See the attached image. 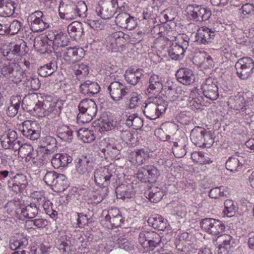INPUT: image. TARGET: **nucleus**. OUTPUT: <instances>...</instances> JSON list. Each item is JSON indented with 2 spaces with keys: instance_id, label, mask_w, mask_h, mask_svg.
Segmentation results:
<instances>
[{
  "instance_id": "obj_41",
  "label": "nucleus",
  "mask_w": 254,
  "mask_h": 254,
  "mask_svg": "<svg viewBox=\"0 0 254 254\" xmlns=\"http://www.w3.org/2000/svg\"><path fill=\"white\" fill-rule=\"evenodd\" d=\"M26 86L30 87L34 91L38 90L41 86L40 81L37 75L30 76L26 78Z\"/></svg>"
},
{
  "instance_id": "obj_32",
  "label": "nucleus",
  "mask_w": 254,
  "mask_h": 254,
  "mask_svg": "<svg viewBox=\"0 0 254 254\" xmlns=\"http://www.w3.org/2000/svg\"><path fill=\"white\" fill-rule=\"evenodd\" d=\"M47 38L35 40L34 46L38 51L44 54L51 52V44L47 41Z\"/></svg>"
},
{
  "instance_id": "obj_19",
  "label": "nucleus",
  "mask_w": 254,
  "mask_h": 254,
  "mask_svg": "<svg viewBox=\"0 0 254 254\" xmlns=\"http://www.w3.org/2000/svg\"><path fill=\"white\" fill-rule=\"evenodd\" d=\"M162 89L163 84L159 76L155 74L152 75L149 79V85L146 92V94L149 96V100L157 97Z\"/></svg>"
},
{
  "instance_id": "obj_26",
  "label": "nucleus",
  "mask_w": 254,
  "mask_h": 254,
  "mask_svg": "<svg viewBox=\"0 0 254 254\" xmlns=\"http://www.w3.org/2000/svg\"><path fill=\"white\" fill-rule=\"evenodd\" d=\"M34 123L31 121L27 120L22 123L21 131L23 134L30 139L35 140L39 137V133L33 128L32 125Z\"/></svg>"
},
{
  "instance_id": "obj_21",
  "label": "nucleus",
  "mask_w": 254,
  "mask_h": 254,
  "mask_svg": "<svg viewBox=\"0 0 254 254\" xmlns=\"http://www.w3.org/2000/svg\"><path fill=\"white\" fill-rule=\"evenodd\" d=\"M190 137L192 143H194L193 141H201L203 138V141H209L214 143L213 133L210 131H205V130L199 127H194L191 130Z\"/></svg>"
},
{
  "instance_id": "obj_40",
  "label": "nucleus",
  "mask_w": 254,
  "mask_h": 254,
  "mask_svg": "<svg viewBox=\"0 0 254 254\" xmlns=\"http://www.w3.org/2000/svg\"><path fill=\"white\" fill-rule=\"evenodd\" d=\"M155 150V149L149 148L148 147L138 150L136 152V161L138 162H142L143 161L142 158L145 159L146 158H149L150 155V154Z\"/></svg>"
},
{
  "instance_id": "obj_37",
  "label": "nucleus",
  "mask_w": 254,
  "mask_h": 254,
  "mask_svg": "<svg viewBox=\"0 0 254 254\" xmlns=\"http://www.w3.org/2000/svg\"><path fill=\"white\" fill-rule=\"evenodd\" d=\"M224 212L229 217L233 216L238 210L236 203L231 199H227L224 202Z\"/></svg>"
},
{
  "instance_id": "obj_8",
  "label": "nucleus",
  "mask_w": 254,
  "mask_h": 254,
  "mask_svg": "<svg viewBox=\"0 0 254 254\" xmlns=\"http://www.w3.org/2000/svg\"><path fill=\"white\" fill-rule=\"evenodd\" d=\"M129 87L119 81L111 82L108 87V90L111 99L115 102H119L129 94Z\"/></svg>"
},
{
  "instance_id": "obj_7",
  "label": "nucleus",
  "mask_w": 254,
  "mask_h": 254,
  "mask_svg": "<svg viewBox=\"0 0 254 254\" xmlns=\"http://www.w3.org/2000/svg\"><path fill=\"white\" fill-rule=\"evenodd\" d=\"M117 3L118 0H100L95 11L102 19H109L117 12L116 7Z\"/></svg>"
},
{
  "instance_id": "obj_10",
  "label": "nucleus",
  "mask_w": 254,
  "mask_h": 254,
  "mask_svg": "<svg viewBox=\"0 0 254 254\" xmlns=\"http://www.w3.org/2000/svg\"><path fill=\"white\" fill-rule=\"evenodd\" d=\"M200 225L205 232L213 235L220 234L225 229V226L222 221L211 218L202 219Z\"/></svg>"
},
{
  "instance_id": "obj_12",
  "label": "nucleus",
  "mask_w": 254,
  "mask_h": 254,
  "mask_svg": "<svg viewBox=\"0 0 254 254\" xmlns=\"http://www.w3.org/2000/svg\"><path fill=\"white\" fill-rule=\"evenodd\" d=\"M189 40L187 37L185 38L183 37L182 42L172 44L168 50V54L172 59L178 60L183 59L184 53L189 45Z\"/></svg>"
},
{
  "instance_id": "obj_6",
  "label": "nucleus",
  "mask_w": 254,
  "mask_h": 254,
  "mask_svg": "<svg viewBox=\"0 0 254 254\" xmlns=\"http://www.w3.org/2000/svg\"><path fill=\"white\" fill-rule=\"evenodd\" d=\"M138 241L146 251H153L161 242L160 236L154 231H142L139 235Z\"/></svg>"
},
{
  "instance_id": "obj_34",
  "label": "nucleus",
  "mask_w": 254,
  "mask_h": 254,
  "mask_svg": "<svg viewBox=\"0 0 254 254\" xmlns=\"http://www.w3.org/2000/svg\"><path fill=\"white\" fill-rule=\"evenodd\" d=\"M229 194L227 188L223 186L213 188L209 192V196L214 199L224 196L228 197Z\"/></svg>"
},
{
  "instance_id": "obj_43",
  "label": "nucleus",
  "mask_w": 254,
  "mask_h": 254,
  "mask_svg": "<svg viewBox=\"0 0 254 254\" xmlns=\"http://www.w3.org/2000/svg\"><path fill=\"white\" fill-rule=\"evenodd\" d=\"M220 241H221V243L219 245L221 247H224L229 250L231 249L233 246V239L232 237L227 234H222L219 237Z\"/></svg>"
},
{
  "instance_id": "obj_23",
  "label": "nucleus",
  "mask_w": 254,
  "mask_h": 254,
  "mask_svg": "<svg viewBox=\"0 0 254 254\" xmlns=\"http://www.w3.org/2000/svg\"><path fill=\"white\" fill-rule=\"evenodd\" d=\"M176 76L179 82L186 85L193 83L195 79V75L192 71L187 68H180L177 71Z\"/></svg>"
},
{
  "instance_id": "obj_63",
  "label": "nucleus",
  "mask_w": 254,
  "mask_h": 254,
  "mask_svg": "<svg viewBox=\"0 0 254 254\" xmlns=\"http://www.w3.org/2000/svg\"><path fill=\"white\" fill-rule=\"evenodd\" d=\"M242 10L244 15L254 12V5L253 4L247 3L242 6Z\"/></svg>"
},
{
  "instance_id": "obj_13",
  "label": "nucleus",
  "mask_w": 254,
  "mask_h": 254,
  "mask_svg": "<svg viewBox=\"0 0 254 254\" xmlns=\"http://www.w3.org/2000/svg\"><path fill=\"white\" fill-rule=\"evenodd\" d=\"M94 163L92 158L87 155H81L76 161L75 168L78 174L87 175L93 170Z\"/></svg>"
},
{
  "instance_id": "obj_18",
  "label": "nucleus",
  "mask_w": 254,
  "mask_h": 254,
  "mask_svg": "<svg viewBox=\"0 0 254 254\" xmlns=\"http://www.w3.org/2000/svg\"><path fill=\"white\" fill-rule=\"evenodd\" d=\"M63 57L66 60L73 62L84 57L85 51L82 48L68 47L62 49Z\"/></svg>"
},
{
  "instance_id": "obj_28",
  "label": "nucleus",
  "mask_w": 254,
  "mask_h": 254,
  "mask_svg": "<svg viewBox=\"0 0 254 254\" xmlns=\"http://www.w3.org/2000/svg\"><path fill=\"white\" fill-rule=\"evenodd\" d=\"M39 213V207L35 203H31L30 204L24 206L21 208V214L23 216L29 219L34 218Z\"/></svg>"
},
{
  "instance_id": "obj_64",
  "label": "nucleus",
  "mask_w": 254,
  "mask_h": 254,
  "mask_svg": "<svg viewBox=\"0 0 254 254\" xmlns=\"http://www.w3.org/2000/svg\"><path fill=\"white\" fill-rule=\"evenodd\" d=\"M42 105L43 106V109L45 111H46L48 113H54L55 114V109H53L54 107L53 103L48 101H44Z\"/></svg>"
},
{
  "instance_id": "obj_51",
  "label": "nucleus",
  "mask_w": 254,
  "mask_h": 254,
  "mask_svg": "<svg viewBox=\"0 0 254 254\" xmlns=\"http://www.w3.org/2000/svg\"><path fill=\"white\" fill-rule=\"evenodd\" d=\"M196 58L199 57L202 59L200 63L201 64H205L208 67L211 66L213 64V62L212 58L207 55L206 52L200 53L195 56Z\"/></svg>"
},
{
  "instance_id": "obj_61",
  "label": "nucleus",
  "mask_w": 254,
  "mask_h": 254,
  "mask_svg": "<svg viewBox=\"0 0 254 254\" xmlns=\"http://www.w3.org/2000/svg\"><path fill=\"white\" fill-rule=\"evenodd\" d=\"M54 105V108L55 109V114H58L61 113L62 109L64 108V104L65 103L64 100H58L56 102H53Z\"/></svg>"
},
{
  "instance_id": "obj_49",
  "label": "nucleus",
  "mask_w": 254,
  "mask_h": 254,
  "mask_svg": "<svg viewBox=\"0 0 254 254\" xmlns=\"http://www.w3.org/2000/svg\"><path fill=\"white\" fill-rule=\"evenodd\" d=\"M23 74V72L22 70L18 69H13L8 79L14 83H19L22 80Z\"/></svg>"
},
{
  "instance_id": "obj_5",
  "label": "nucleus",
  "mask_w": 254,
  "mask_h": 254,
  "mask_svg": "<svg viewBox=\"0 0 254 254\" xmlns=\"http://www.w3.org/2000/svg\"><path fill=\"white\" fill-rule=\"evenodd\" d=\"M235 67L237 76L242 80H247L254 72V61L250 57H244L238 60Z\"/></svg>"
},
{
  "instance_id": "obj_16",
  "label": "nucleus",
  "mask_w": 254,
  "mask_h": 254,
  "mask_svg": "<svg viewBox=\"0 0 254 254\" xmlns=\"http://www.w3.org/2000/svg\"><path fill=\"white\" fill-rule=\"evenodd\" d=\"M115 22L120 27L129 30H132L137 25L134 17L127 12H120L116 17Z\"/></svg>"
},
{
  "instance_id": "obj_33",
  "label": "nucleus",
  "mask_w": 254,
  "mask_h": 254,
  "mask_svg": "<svg viewBox=\"0 0 254 254\" xmlns=\"http://www.w3.org/2000/svg\"><path fill=\"white\" fill-rule=\"evenodd\" d=\"M126 124L132 129L137 130L143 125L142 119L135 114L129 115L126 120Z\"/></svg>"
},
{
  "instance_id": "obj_30",
  "label": "nucleus",
  "mask_w": 254,
  "mask_h": 254,
  "mask_svg": "<svg viewBox=\"0 0 254 254\" xmlns=\"http://www.w3.org/2000/svg\"><path fill=\"white\" fill-rule=\"evenodd\" d=\"M226 167L228 170L235 173L242 170L243 163L238 157L232 156L229 157L226 161Z\"/></svg>"
},
{
  "instance_id": "obj_50",
  "label": "nucleus",
  "mask_w": 254,
  "mask_h": 254,
  "mask_svg": "<svg viewBox=\"0 0 254 254\" xmlns=\"http://www.w3.org/2000/svg\"><path fill=\"white\" fill-rule=\"evenodd\" d=\"M6 206L10 207L11 208V211L20 210L21 212V208L24 206H22L21 201H20L19 198H15L11 201H9L6 204Z\"/></svg>"
},
{
  "instance_id": "obj_15",
  "label": "nucleus",
  "mask_w": 254,
  "mask_h": 254,
  "mask_svg": "<svg viewBox=\"0 0 254 254\" xmlns=\"http://www.w3.org/2000/svg\"><path fill=\"white\" fill-rule=\"evenodd\" d=\"M201 89L205 97L211 100H215L219 96L218 88L216 81L212 78L205 80L202 85Z\"/></svg>"
},
{
  "instance_id": "obj_11",
  "label": "nucleus",
  "mask_w": 254,
  "mask_h": 254,
  "mask_svg": "<svg viewBox=\"0 0 254 254\" xmlns=\"http://www.w3.org/2000/svg\"><path fill=\"white\" fill-rule=\"evenodd\" d=\"M187 10L192 18L197 21H205L211 15V10L209 8L195 4L188 5Z\"/></svg>"
},
{
  "instance_id": "obj_45",
  "label": "nucleus",
  "mask_w": 254,
  "mask_h": 254,
  "mask_svg": "<svg viewBox=\"0 0 254 254\" xmlns=\"http://www.w3.org/2000/svg\"><path fill=\"white\" fill-rule=\"evenodd\" d=\"M156 190H157L156 189ZM163 196V192L160 190H152L149 192L148 197L150 201L157 203L161 200Z\"/></svg>"
},
{
  "instance_id": "obj_47",
  "label": "nucleus",
  "mask_w": 254,
  "mask_h": 254,
  "mask_svg": "<svg viewBox=\"0 0 254 254\" xmlns=\"http://www.w3.org/2000/svg\"><path fill=\"white\" fill-rule=\"evenodd\" d=\"M87 10V7L83 1L78 2L76 5V16L80 17H84L86 16V12Z\"/></svg>"
},
{
  "instance_id": "obj_60",
  "label": "nucleus",
  "mask_w": 254,
  "mask_h": 254,
  "mask_svg": "<svg viewBox=\"0 0 254 254\" xmlns=\"http://www.w3.org/2000/svg\"><path fill=\"white\" fill-rule=\"evenodd\" d=\"M120 214H121V213L118 209L116 208H112L109 210L108 211L107 214H106L105 216V220L108 221V220H111V218L117 216Z\"/></svg>"
},
{
  "instance_id": "obj_29",
  "label": "nucleus",
  "mask_w": 254,
  "mask_h": 254,
  "mask_svg": "<svg viewBox=\"0 0 254 254\" xmlns=\"http://www.w3.org/2000/svg\"><path fill=\"white\" fill-rule=\"evenodd\" d=\"M148 223L150 226L160 231H164L167 227V221L159 215L150 217Z\"/></svg>"
},
{
  "instance_id": "obj_54",
  "label": "nucleus",
  "mask_w": 254,
  "mask_h": 254,
  "mask_svg": "<svg viewBox=\"0 0 254 254\" xmlns=\"http://www.w3.org/2000/svg\"><path fill=\"white\" fill-rule=\"evenodd\" d=\"M95 145L96 146H98V144H95ZM121 146L117 147L115 145V144H107L106 148L99 147V146H97V149H99L96 150V151L98 152L99 154H100V151H101L102 153L104 154L107 150L109 151L112 148L115 150L114 153L117 154L118 151H119V148Z\"/></svg>"
},
{
  "instance_id": "obj_1",
  "label": "nucleus",
  "mask_w": 254,
  "mask_h": 254,
  "mask_svg": "<svg viewBox=\"0 0 254 254\" xmlns=\"http://www.w3.org/2000/svg\"><path fill=\"white\" fill-rule=\"evenodd\" d=\"M152 100H149L148 103H145L143 109V113L145 116L150 120H155L165 113L167 109V103L160 98L155 96L151 98Z\"/></svg>"
},
{
  "instance_id": "obj_2",
  "label": "nucleus",
  "mask_w": 254,
  "mask_h": 254,
  "mask_svg": "<svg viewBox=\"0 0 254 254\" xmlns=\"http://www.w3.org/2000/svg\"><path fill=\"white\" fill-rule=\"evenodd\" d=\"M94 180L96 184L106 188L110 185L115 187L118 184V177L109 167H100L94 172Z\"/></svg>"
},
{
  "instance_id": "obj_35",
  "label": "nucleus",
  "mask_w": 254,
  "mask_h": 254,
  "mask_svg": "<svg viewBox=\"0 0 254 254\" xmlns=\"http://www.w3.org/2000/svg\"><path fill=\"white\" fill-rule=\"evenodd\" d=\"M115 192L117 197L119 199H124L125 198H131L133 194L130 190L129 187L125 184H122L116 187Z\"/></svg>"
},
{
  "instance_id": "obj_62",
  "label": "nucleus",
  "mask_w": 254,
  "mask_h": 254,
  "mask_svg": "<svg viewBox=\"0 0 254 254\" xmlns=\"http://www.w3.org/2000/svg\"><path fill=\"white\" fill-rule=\"evenodd\" d=\"M13 69L10 65H3L1 68V73L8 79Z\"/></svg>"
},
{
  "instance_id": "obj_20",
  "label": "nucleus",
  "mask_w": 254,
  "mask_h": 254,
  "mask_svg": "<svg viewBox=\"0 0 254 254\" xmlns=\"http://www.w3.org/2000/svg\"><path fill=\"white\" fill-rule=\"evenodd\" d=\"M60 17L66 20H73L76 18V4L74 3H65L61 2L59 7Z\"/></svg>"
},
{
  "instance_id": "obj_57",
  "label": "nucleus",
  "mask_w": 254,
  "mask_h": 254,
  "mask_svg": "<svg viewBox=\"0 0 254 254\" xmlns=\"http://www.w3.org/2000/svg\"><path fill=\"white\" fill-rule=\"evenodd\" d=\"M31 222L38 229L45 228L48 224V222L46 219L41 218L32 219Z\"/></svg>"
},
{
  "instance_id": "obj_55",
  "label": "nucleus",
  "mask_w": 254,
  "mask_h": 254,
  "mask_svg": "<svg viewBox=\"0 0 254 254\" xmlns=\"http://www.w3.org/2000/svg\"><path fill=\"white\" fill-rule=\"evenodd\" d=\"M25 161L36 168H39L41 165V162L37 155V157L33 156V154L30 156H26Z\"/></svg>"
},
{
  "instance_id": "obj_52",
  "label": "nucleus",
  "mask_w": 254,
  "mask_h": 254,
  "mask_svg": "<svg viewBox=\"0 0 254 254\" xmlns=\"http://www.w3.org/2000/svg\"><path fill=\"white\" fill-rule=\"evenodd\" d=\"M33 147L31 144H21L20 145L19 153L27 156L33 154Z\"/></svg>"
},
{
  "instance_id": "obj_39",
  "label": "nucleus",
  "mask_w": 254,
  "mask_h": 254,
  "mask_svg": "<svg viewBox=\"0 0 254 254\" xmlns=\"http://www.w3.org/2000/svg\"><path fill=\"white\" fill-rule=\"evenodd\" d=\"M126 100V103L129 105L130 108H133L137 106L140 101L139 96L136 92H131L129 89V94L127 97H125Z\"/></svg>"
},
{
  "instance_id": "obj_9",
  "label": "nucleus",
  "mask_w": 254,
  "mask_h": 254,
  "mask_svg": "<svg viewBox=\"0 0 254 254\" xmlns=\"http://www.w3.org/2000/svg\"><path fill=\"white\" fill-rule=\"evenodd\" d=\"M43 12L41 11H36L28 17V22L30 29L34 32H42L49 27V24L47 22Z\"/></svg>"
},
{
  "instance_id": "obj_46",
  "label": "nucleus",
  "mask_w": 254,
  "mask_h": 254,
  "mask_svg": "<svg viewBox=\"0 0 254 254\" xmlns=\"http://www.w3.org/2000/svg\"><path fill=\"white\" fill-rule=\"evenodd\" d=\"M21 46H22V48H23L24 47H26V45L25 43H22L19 45L16 44L12 49H9V51H8L4 50L3 52V55L4 56H8L9 55L19 56L22 54L21 49Z\"/></svg>"
},
{
  "instance_id": "obj_53",
  "label": "nucleus",
  "mask_w": 254,
  "mask_h": 254,
  "mask_svg": "<svg viewBox=\"0 0 254 254\" xmlns=\"http://www.w3.org/2000/svg\"><path fill=\"white\" fill-rule=\"evenodd\" d=\"M57 156L59 158L63 167L66 166L72 161V158L66 153L57 154Z\"/></svg>"
},
{
  "instance_id": "obj_4",
  "label": "nucleus",
  "mask_w": 254,
  "mask_h": 254,
  "mask_svg": "<svg viewBox=\"0 0 254 254\" xmlns=\"http://www.w3.org/2000/svg\"><path fill=\"white\" fill-rule=\"evenodd\" d=\"M79 114L77 120L83 124L90 122L96 115L97 107L92 99H85L80 101L78 105Z\"/></svg>"
},
{
  "instance_id": "obj_22",
  "label": "nucleus",
  "mask_w": 254,
  "mask_h": 254,
  "mask_svg": "<svg viewBox=\"0 0 254 254\" xmlns=\"http://www.w3.org/2000/svg\"><path fill=\"white\" fill-rule=\"evenodd\" d=\"M28 185L27 176L23 174L18 173L13 177L12 182H8V186L16 193L21 192Z\"/></svg>"
},
{
  "instance_id": "obj_17",
  "label": "nucleus",
  "mask_w": 254,
  "mask_h": 254,
  "mask_svg": "<svg viewBox=\"0 0 254 254\" xmlns=\"http://www.w3.org/2000/svg\"><path fill=\"white\" fill-rule=\"evenodd\" d=\"M215 36V31L208 27L199 28L195 34L194 42L199 44H206L211 42Z\"/></svg>"
},
{
  "instance_id": "obj_42",
  "label": "nucleus",
  "mask_w": 254,
  "mask_h": 254,
  "mask_svg": "<svg viewBox=\"0 0 254 254\" xmlns=\"http://www.w3.org/2000/svg\"><path fill=\"white\" fill-rule=\"evenodd\" d=\"M72 69L76 75L82 74L85 76L89 73L88 66L83 63L74 64Z\"/></svg>"
},
{
  "instance_id": "obj_31",
  "label": "nucleus",
  "mask_w": 254,
  "mask_h": 254,
  "mask_svg": "<svg viewBox=\"0 0 254 254\" xmlns=\"http://www.w3.org/2000/svg\"><path fill=\"white\" fill-rule=\"evenodd\" d=\"M57 68L56 62L52 61L50 63L40 66L38 69V73L42 77H47L53 73Z\"/></svg>"
},
{
  "instance_id": "obj_25",
  "label": "nucleus",
  "mask_w": 254,
  "mask_h": 254,
  "mask_svg": "<svg viewBox=\"0 0 254 254\" xmlns=\"http://www.w3.org/2000/svg\"><path fill=\"white\" fill-rule=\"evenodd\" d=\"M67 31L71 38L75 40L80 39L83 34V28L82 23L74 21L67 27Z\"/></svg>"
},
{
  "instance_id": "obj_14",
  "label": "nucleus",
  "mask_w": 254,
  "mask_h": 254,
  "mask_svg": "<svg viewBox=\"0 0 254 254\" xmlns=\"http://www.w3.org/2000/svg\"><path fill=\"white\" fill-rule=\"evenodd\" d=\"M137 178L144 182H154L160 175L159 171L154 166L148 165L138 170Z\"/></svg>"
},
{
  "instance_id": "obj_48",
  "label": "nucleus",
  "mask_w": 254,
  "mask_h": 254,
  "mask_svg": "<svg viewBox=\"0 0 254 254\" xmlns=\"http://www.w3.org/2000/svg\"><path fill=\"white\" fill-rule=\"evenodd\" d=\"M21 27V23L17 20L8 25V33L12 35L17 34Z\"/></svg>"
},
{
  "instance_id": "obj_36",
  "label": "nucleus",
  "mask_w": 254,
  "mask_h": 254,
  "mask_svg": "<svg viewBox=\"0 0 254 254\" xmlns=\"http://www.w3.org/2000/svg\"><path fill=\"white\" fill-rule=\"evenodd\" d=\"M142 74V70L137 69L135 70V72L130 73L129 72H126L125 78L128 83L135 85L139 81Z\"/></svg>"
},
{
  "instance_id": "obj_44",
  "label": "nucleus",
  "mask_w": 254,
  "mask_h": 254,
  "mask_svg": "<svg viewBox=\"0 0 254 254\" xmlns=\"http://www.w3.org/2000/svg\"><path fill=\"white\" fill-rule=\"evenodd\" d=\"M58 173L55 171L47 172L44 178V181L47 185L54 186Z\"/></svg>"
},
{
  "instance_id": "obj_59",
  "label": "nucleus",
  "mask_w": 254,
  "mask_h": 254,
  "mask_svg": "<svg viewBox=\"0 0 254 254\" xmlns=\"http://www.w3.org/2000/svg\"><path fill=\"white\" fill-rule=\"evenodd\" d=\"M67 130L64 132H59V137L62 141L64 142H70L72 139V131L67 128Z\"/></svg>"
},
{
  "instance_id": "obj_58",
  "label": "nucleus",
  "mask_w": 254,
  "mask_h": 254,
  "mask_svg": "<svg viewBox=\"0 0 254 254\" xmlns=\"http://www.w3.org/2000/svg\"><path fill=\"white\" fill-rule=\"evenodd\" d=\"M77 225L78 227L82 228L88 222V218L86 215L83 213H77Z\"/></svg>"
},
{
  "instance_id": "obj_27",
  "label": "nucleus",
  "mask_w": 254,
  "mask_h": 254,
  "mask_svg": "<svg viewBox=\"0 0 254 254\" xmlns=\"http://www.w3.org/2000/svg\"><path fill=\"white\" fill-rule=\"evenodd\" d=\"M17 6V3L11 0H0V12L5 16L12 15Z\"/></svg>"
},
{
  "instance_id": "obj_38",
  "label": "nucleus",
  "mask_w": 254,
  "mask_h": 254,
  "mask_svg": "<svg viewBox=\"0 0 254 254\" xmlns=\"http://www.w3.org/2000/svg\"><path fill=\"white\" fill-rule=\"evenodd\" d=\"M68 186L66 176L63 174H58L55 183V186L58 191L64 190Z\"/></svg>"
},
{
  "instance_id": "obj_3",
  "label": "nucleus",
  "mask_w": 254,
  "mask_h": 254,
  "mask_svg": "<svg viewBox=\"0 0 254 254\" xmlns=\"http://www.w3.org/2000/svg\"><path fill=\"white\" fill-rule=\"evenodd\" d=\"M46 38L52 44V49L58 57H62V49L66 48L69 40L65 33L62 31H50L46 35Z\"/></svg>"
},
{
  "instance_id": "obj_56",
  "label": "nucleus",
  "mask_w": 254,
  "mask_h": 254,
  "mask_svg": "<svg viewBox=\"0 0 254 254\" xmlns=\"http://www.w3.org/2000/svg\"><path fill=\"white\" fill-rule=\"evenodd\" d=\"M124 218L121 214L111 218V220H108L107 221H109L113 227L117 228L120 227L124 223Z\"/></svg>"
},
{
  "instance_id": "obj_24",
  "label": "nucleus",
  "mask_w": 254,
  "mask_h": 254,
  "mask_svg": "<svg viewBox=\"0 0 254 254\" xmlns=\"http://www.w3.org/2000/svg\"><path fill=\"white\" fill-rule=\"evenodd\" d=\"M100 87L96 82L87 80L81 84L79 87L80 92L84 95L91 97L99 92Z\"/></svg>"
}]
</instances>
